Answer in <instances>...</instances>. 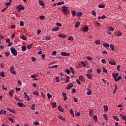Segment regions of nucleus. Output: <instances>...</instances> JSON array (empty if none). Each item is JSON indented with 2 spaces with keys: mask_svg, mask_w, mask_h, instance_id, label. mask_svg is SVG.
<instances>
[{
  "mask_svg": "<svg viewBox=\"0 0 126 126\" xmlns=\"http://www.w3.org/2000/svg\"><path fill=\"white\" fill-rule=\"evenodd\" d=\"M104 118H105L106 121H108V115L107 114L103 115Z\"/></svg>",
  "mask_w": 126,
  "mask_h": 126,
  "instance_id": "8fccbe9b",
  "label": "nucleus"
},
{
  "mask_svg": "<svg viewBox=\"0 0 126 126\" xmlns=\"http://www.w3.org/2000/svg\"><path fill=\"white\" fill-rule=\"evenodd\" d=\"M93 119H94V122H98V117L96 115H94L93 116Z\"/></svg>",
  "mask_w": 126,
  "mask_h": 126,
  "instance_id": "6ab92c4d",
  "label": "nucleus"
},
{
  "mask_svg": "<svg viewBox=\"0 0 126 126\" xmlns=\"http://www.w3.org/2000/svg\"><path fill=\"white\" fill-rule=\"evenodd\" d=\"M89 115H90V117H92V116H93L94 115V114L93 113V111L92 110H91L89 112Z\"/></svg>",
  "mask_w": 126,
  "mask_h": 126,
  "instance_id": "a18cd8bd",
  "label": "nucleus"
},
{
  "mask_svg": "<svg viewBox=\"0 0 126 126\" xmlns=\"http://www.w3.org/2000/svg\"><path fill=\"white\" fill-rule=\"evenodd\" d=\"M68 40L69 41H73V37L72 36H70L68 37Z\"/></svg>",
  "mask_w": 126,
  "mask_h": 126,
  "instance_id": "603ef678",
  "label": "nucleus"
},
{
  "mask_svg": "<svg viewBox=\"0 0 126 126\" xmlns=\"http://www.w3.org/2000/svg\"><path fill=\"white\" fill-rule=\"evenodd\" d=\"M113 118L114 120H116V121H120V119H119V118H118V117H117L116 116H114Z\"/></svg>",
  "mask_w": 126,
  "mask_h": 126,
  "instance_id": "79ce46f5",
  "label": "nucleus"
},
{
  "mask_svg": "<svg viewBox=\"0 0 126 126\" xmlns=\"http://www.w3.org/2000/svg\"><path fill=\"white\" fill-rule=\"evenodd\" d=\"M11 53L12 54L13 56H17V51L16 50L14 47H11L10 48Z\"/></svg>",
  "mask_w": 126,
  "mask_h": 126,
  "instance_id": "f03ea898",
  "label": "nucleus"
},
{
  "mask_svg": "<svg viewBox=\"0 0 126 126\" xmlns=\"http://www.w3.org/2000/svg\"><path fill=\"white\" fill-rule=\"evenodd\" d=\"M88 72H89V73H92L93 71H92V69H89L88 70Z\"/></svg>",
  "mask_w": 126,
  "mask_h": 126,
  "instance_id": "e2e57ef3",
  "label": "nucleus"
},
{
  "mask_svg": "<svg viewBox=\"0 0 126 126\" xmlns=\"http://www.w3.org/2000/svg\"><path fill=\"white\" fill-rule=\"evenodd\" d=\"M63 96V100L65 101L66 100H67V97L66 96V94L65 93H62Z\"/></svg>",
  "mask_w": 126,
  "mask_h": 126,
  "instance_id": "1a4fd4ad",
  "label": "nucleus"
},
{
  "mask_svg": "<svg viewBox=\"0 0 126 126\" xmlns=\"http://www.w3.org/2000/svg\"><path fill=\"white\" fill-rule=\"evenodd\" d=\"M58 110H59V111H60L61 112H63L64 109L63 108H62V107H61L60 106L58 107Z\"/></svg>",
  "mask_w": 126,
  "mask_h": 126,
  "instance_id": "37998d69",
  "label": "nucleus"
},
{
  "mask_svg": "<svg viewBox=\"0 0 126 126\" xmlns=\"http://www.w3.org/2000/svg\"><path fill=\"white\" fill-rule=\"evenodd\" d=\"M56 25H57V26H60V27H61V26H62V24H61V23H57L56 24Z\"/></svg>",
  "mask_w": 126,
  "mask_h": 126,
  "instance_id": "338daca9",
  "label": "nucleus"
},
{
  "mask_svg": "<svg viewBox=\"0 0 126 126\" xmlns=\"http://www.w3.org/2000/svg\"><path fill=\"white\" fill-rule=\"evenodd\" d=\"M39 18L41 19V20H44V19H45V16L44 15L40 16Z\"/></svg>",
  "mask_w": 126,
  "mask_h": 126,
  "instance_id": "58836bf2",
  "label": "nucleus"
},
{
  "mask_svg": "<svg viewBox=\"0 0 126 126\" xmlns=\"http://www.w3.org/2000/svg\"><path fill=\"white\" fill-rule=\"evenodd\" d=\"M88 30H89V28H88L87 26L85 25L83 28V31H84V32H87Z\"/></svg>",
  "mask_w": 126,
  "mask_h": 126,
  "instance_id": "39448f33",
  "label": "nucleus"
},
{
  "mask_svg": "<svg viewBox=\"0 0 126 126\" xmlns=\"http://www.w3.org/2000/svg\"><path fill=\"white\" fill-rule=\"evenodd\" d=\"M17 9L18 10V12H20V11H21V10H24V9H25V7H23V5H19L17 6Z\"/></svg>",
  "mask_w": 126,
  "mask_h": 126,
  "instance_id": "7ed1b4c3",
  "label": "nucleus"
},
{
  "mask_svg": "<svg viewBox=\"0 0 126 126\" xmlns=\"http://www.w3.org/2000/svg\"><path fill=\"white\" fill-rule=\"evenodd\" d=\"M77 16H78V17H80L81 16H82V12H78L77 13Z\"/></svg>",
  "mask_w": 126,
  "mask_h": 126,
  "instance_id": "5701e85b",
  "label": "nucleus"
},
{
  "mask_svg": "<svg viewBox=\"0 0 126 126\" xmlns=\"http://www.w3.org/2000/svg\"><path fill=\"white\" fill-rule=\"evenodd\" d=\"M5 65L3 64V63H1L0 64V67L1 68H3L4 67Z\"/></svg>",
  "mask_w": 126,
  "mask_h": 126,
  "instance_id": "680f3d73",
  "label": "nucleus"
},
{
  "mask_svg": "<svg viewBox=\"0 0 126 126\" xmlns=\"http://www.w3.org/2000/svg\"><path fill=\"white\" fill-rule=\"evenodd\" d=\"M103 108H104V111H108V106H107V105H105L104 106Z\"/></svg>",
  "mask_w": 126,
  "mask_h": 126,
  "instance_id": "72a5a7b5",
  "label": "nucleus"
},
{
  "mask_svg": "<svg viewBox=\"0 0 126 126\" xmlns=\"http://www.w3.org/2000/svg\"><path fill=\"white\" fill-rule=\"evenodd\" d=\"M79 80H81V81H83V80H84V79H83V77L82 76H79Z\"/></svg>",
  "mask_w": 126,
  "mask_h": 126,
  "instance_id": "c03bdc74",
  "label": "nucleus"
},
{
  "mask_svg": "<svg viewBox=\"0 0 126 126\" xmlns=\"http://www.w3.org/2000/svg\"><path fill=\"white\" fill-rule=\"evenodd\" d=\"M20 26H24V22L23 21H21L20 22Z\"/></svg>",
  "mask_w": 126,
  "mask_h": 126,
  "instance_id": "5fc2aeb1",
  "label": "nucleus"
},
{
  "mask_svg": "<svg viewBox=\"0 0 126 126\" xmlns=\"http://www.w3.org/2000/svg\"><path fill=\"white\" fill-rule=\"evenodd\" d=\"M62 11H63V13H64V14H67L68 13V9L67 8V7L65 6V5H63L62 7Z\"/></svg>",
  "mask_w": 126,
  "mask_h": 126,
  "instance_id": "f257e3e1",
  "label": "nucleus"
},
{
  "mask_svg": "<svg viewBox=\"0 0 126 126\" xmlns=\"http://www.w3.org/2000/svg\"><path fill=\"white\" fill-rule=\"evenodd\" d=\"M122 79V76H119L118 78H115L114 80L115 81H119V80H121Z\"/></svg>",
  "mask_w": 126,
  "mask_h": 126,
  "instance_id": "dca6fc26",
  "label": "nucleus"
},
{
  "mask_svg": "<svg viewBox=\"0 0 126 126\" xmlns=\"http://www.w3.org/2000/svg\"><path fill=\"white\" fill-rule=\"evenodd\" d=\"M64 3V1H62V2H59L57 3V5H62V4H63Z\"/></svg>",
  "mask_w": 126,
  "mask_h": 126,
  "instance_id": "c9c22d12",
  "label": "nucleus"
},
{
  "mask_svg": "<svg viewBox=\"0 0 126 126\" xmlns=\"http://www.w3.org/2000/svg\"><path fill=\"white\" fill-rule=\"evenodd\" d=\"M58 37H59V38H66V35L65 34H60L58 35Z\"/></svg>",
  "mask_w": 126,
  "mask_h": 126,
  "instance_id": "f8f14e48",
  "label": "nucleus"
},
{
  "mask_svg": "<svg viewBox=\"0 0 126 126\" xmlns=\"http://www.w3.org/2000/svg\"><path fill=\"white\" fill-rule=\"evenodd\" d=\"M32 48V44L29 45L27 46V49L30 50Z\"/></svg>",
  "mask_w": 126,
  "mask_h": 126,
  "instance_id": "6e6d98bb",
  "label": "nucleus"
},
{
  "mask_svg": "<svg viewBox=\"0 0 126 126\" xmlns=\"http://www.w3.org/2000/svg\"><path fill=\"white\" fill-rule=\"evenodd\" d=\"M26 50H27V48L26 47V46H22V51L23 52H25V51H26Z\"/></svg>",
  "mask_w": 126,
  "mask_h": 126,
  "instance_id": "aec40b11",
  "label": "nucleus"
},
{
  "mask_svg": "<svg viewBox=\"0 0 126 126\" xmlns=\"http://www.w3.org/2000/svg\"><path fill=\"white\" fill-rule=\"evenodd\" d=\"M79 25H80V23L79 22H78L77 23H76L75 24V27H76V28H77V27H79Z\"/></svg>",
  "mask_w": 126,
  "mask_h": 126,
  "instance_id": "393cba45",
  "label": "nucleus"
},
{
  "mask_svg": "<svg viewBox=\"0 0 126 126\" xmlns=\"http://www.w3.org/2000/svg\"><path fill=\"white\" fill-rule=\"evenodd\" d=\"M87 95H91L92 94V91L89 88H87Z\"/></svg>",
  "mask_w": 126,
  "mask_h": 126,
  "instance_id": "0eeeda50",
  "label": "nucleus"
},
{
  "mask_svg": "<svg viewBox=\"0 0 126 126\" xmlns=\"http://www.w3.org/2000/svg\"><path fill=\"white\" fill-rule=\"evenodd\" d=\"M98 7L99 8H104L105 5H98Z\"/></svg>",
  "mask_w": 126,
  "mask_h": 126,
  "instance_id": "864d4df0",
  "label": "nucleus"
},
{
  "mask_svg": "<svg viewBox=\"0 0 126 126\" xmlns=\"http://www.w3.org/2000/svg\"><path fill=\"white\" fill-rule=\"evenodd\" d=\"M73 16H75V15H76V11H75V10H73L72 12H71Z\"/></svg>",
  "mask_w": 126,
  "mask_h": 126,
  "instance_id": "c756f323",
  "label": "nucleus"
},
{
  "mask_svg": "<svg viewBox=\"0 0 126 126\" xmlns=\"http://www.w3.org/2000/svg\"><path fill=\"white\" fill-rule=\"evenodd\" d=\"M4 76H5L4 72L2 71V72H0V76H1V77H4Z\"/></svg>",
  "mask_w": 126,
  "mask_h": 126,
  "instance_id": "cd10ccee",
  "label": "nucleus"
},
{
  "mask_svg": "<svg viewBox=\"0 0 126 126\" xmlns=\"http://www.w3.org/2000/svg\"><path fill=\"white\" fill-rule=\"evenodd\" d=\"M69 69H70V70L71 71L72 73H73V74H74V71H73V69L72 68V67H70Z\"/></svg>",
  "mask_w": 126,
  "mask_h": 126,
  "instance_id": "13d9d810",
  "label": "nucleus"
},
{
  "mask_svg": "<svg viewBox=\"0 0 126 126\" xmlns=\"http://www.w3.org/2000/svg\"><path fill=\"white\" fill-rule=\"evenodd\" d=\"M81 64L84 66V67H86V64H85V63H84V62H82Z\"/></svg>",
  "mask_w": 126,
  "mask_h": 126,
  "instance_id": "4d7b16f0",
  "label": "nucleus"
},
{
  "mask_svg": "<svg viewBox=\"0 0 126 126\" xmlns=\"http://www.w3.org/2000/svg\"><path fill=\"white\" fill-rule=\"evenodd\" d=\"M33 95H36V96H39V93L37 92H33Z\"/></svg>",
  "mask_w": 126,
  "mask_h": 126,
  "instance_id": "ea45409f",
  "label": "nucleus"
},
{
  "mask_svg": "<svg viewBox=\"0 0 126 126\" xmlns=\"http://www.w3.org/2000/svg\"><path fill=\"white\" fill-rule=\"evenodd\" d=\"M21 89H20V88H17V87H16V91L17 92H19V91H20V90H21Z\"/></svg>",
  "mask_w": 126,
  "mask_h": 126,
  "instance_id": "69168bd1",
  "label": "nucleus"
},
{
  "mask_svg": "<svg viewBox=\"0 0 126 126\" xmlns=\"http://www.w3.org/2000/svg\"><path fill=\"white\" fill-rule=\"evenodd\" d=\"M7 110H8V111H9V112H11V113H13V114H15V111H14V110L13 109H11L9 108H7Z\"/></svg>",
  "mask_w": 126,
  "mask_h": 126,
  "instance_id": "4be33fe9",
  "label": "nucleus"
},
{
  "mask_svg": "<svg viewBox=\"0 0 126 126\" xmlns=\"http://www.w3.org/2000/svg\"><path fill=\"white\" fill-rule=\"evenodd\" d=\"M17 105L19 107H25V105L22 102H18Z\"/></svg>",
  "mask_w": 126,
  "mask_h": 126,
  "instance_id": "9d476101",
  "label": "nucleus"
},
{
  "mask_svg": "<svg viewBox=\"0 0 126 126\" xmlns=\"http://www.w3.org/2000/svg\"><path fill=\"white\" fill-rule=\"evenodd\" d=\"M113 77L114 79H115V78H116L117 77V76H119V73H116L115 74H112Z\"/></svg>",
  "mask_w": 126,
  "mask_h": 126,
  "instance_id": "f3484780",
  "label": "nucleus"
},
{
  "mask_svg": "<svg viewBox=\"0 0 126 126\" xmlns=\"http://www.w3.org/2000/svg\"><path fill=\"white\" fill-rule=\"evenodd\" d=\"M103 47H105V48H109L110 47V44H109L106 42H104L103 44Z\"/></svg>",
  "mask_w": 126,
  "mask_h": 126,
  "instance_id": "4468645a",
  "label": "nucleus"
},
{
  "mask_svg": "<svg viewBox=\"0 0 126 126\" xmlns=\"http://www.w3.org/2000/svg\"><path fill=\"white\" fill-rule=\"evenodd\" d=\"M101 62L102 63H106V60L105 59L101 60Z\"/></svg>",
  "mask_w": 126,
  "mask_h": 126,
  "instance_id": "0e129e2a",
  "label": "nucleus"
},
{
  "mask_svg": "<svg viewBox=\"0 0 126 126\" xmlns=\"http://www.w3.org/2000/svg\"><path fill=\"white\" fill-rule=\"evenodd\" d=\"M65 72H66L67 73V74H69V73H70V70H69L68 69H66Z\"/></svg>",
  "mask_w": 126,
  "mask_h": 126,
  "instance_id": "3c124183",
  "label": "nucleus"
},
{
  "mask_svg": "<svg viewBox=\"0 0 126 126\" xmlns=\"http://www.w3.org/2000/svg\"><path fill=\"white\" fill-rule=\"evenodd\" d=\"M110 48H111V50H112V51H115V46H114V45H113V44L110 45Z\"/></svg>",
  "mask_w": 126,
  "mask_h": 126,
  "instance_id": "4c0bfd02",
  "label": "nucleus"
},
{
  "mask_svg": "<svg viewBox=\"0 0 126 126\" xmlns=\"http://www.w3.org/2000/svg\"><path fill=\"white\" fill-rule=\"evenodd\" d=\"M10 71L11 73H13V74H16V72H15V71H14V66H11L10 67Z\"/></svg>",
  "mask_w": 126,
  "mask_h": 126,
  "instance_id": "20e7f679",
  "label": "nucleus"
},
{
  "mask_svg": "<svg viewBox=\"0 0 126 126\" xmlns=\"http://www.w3.org/2000/svg\"><path fill=\"white\" fill-rule=\"evenodd\" d=\"M120 117H121L122 119L124 120V121H126V116H123V115H121Z\"/></svg>",
  "mask_w": 126,
  "mask_h": 126,
  "instance_id": "a19ab883",
  "label": "nucleus"
},
{
  "mask_svg": "<svg viewBox=\"0 0 126 126\" xmlns=\"http://www.w3.org/2000/svg\"><path fill=\"white\" fill-rule=\"evenodd\" d=\"M92 14L93 15H94V16H96V12L94 10H92Z\"/></svg>",
  "mask_w": 126,
  "mask_h": 126,
  "instance_id": "de8ad7c7",
  "label": "nucleus"
},
{
  "mask_svg": "<svg viewBox=\"0 0 126 126\" xmlns=\"http://www.w3.org/2000/svg\"><path fill=\"white\" fill-rule=\"evenodd\" d=\"M6 114V111L2 109L0 111V115H5Z\"/></svg>",
  "mask_w": 126,
  "mask_h": 126,
  "instance_id": "9b49d317",
  "label": "nucleus"
},
{
  "mask_svg": "<svg viewBox=\"0 0 126 126\" xmlns=\"http://www.w3.org/2000/svg\"><path fill=\"white\" fill-rule=\"evenodd\" d=\"M38 3L39 4H40V5H41V6H44V1H42V0H38Z\"/></svg>",
  "mask_w": 126,
  "mask_h": 126,
  "instance_id": "2eb2a0df",
  "label": "nucleus"
},
{
  "mask_svg": "<svg viewBox=\"0 0 126 126\" xmlns=\"http://www.w3.org/2000/svg\"><path fill=\"white\" fill-rule=\"evenodd\" d=\"M10 4H11L10 2H6V3H5V5H6V7H7V8L8 7V6H9V5H10Z\"/></svg>",
  "mask_w": 126,
  "mask_h": 126,
  "instance_id": "e433bc0d",
  "label": "nucleus"
},
{
  "mask_svg": "<svg viewBox=\"0 0 126 126\" xmlns=\"http://www.w3.org/2000/svg\"><path fill=\"white\" fill-rule=\"evenodd\" d=\"M21 39H22V40H24L25 41H26V40H27V38L26 37V36H25V35H22Z\"/></svg>",
  "mask_w": 126,
  "mask_h": 126,
  "instance_id": "c85d7f7f",
  "label": "nucleus"
},
{
  "mask_svg": "<svg viewBox=\"0 0 126 126\" xmlns=\"http://www.w3.org/2000/svg\"><path fill=\"white\" fill-rule=\"evenodd\" d=\"M61 55L66 57H69V56H70L69 53H66L65 52H61Z\"/></svg>",
  "mask_w": 126,
  "mask_h": 126,
  "instance_id": "6e6552de",
  "label": "nucleus"
},
{
  "mask_svg": "<svg viewBox=\"0 0 126 126\" xmlns=\"http://www.w3.org/2000/svg\"><path fill=\"white\" fill-rule=\"evenodd\" d=\"M25 98H27L28 101H30V100H31V98H30V96L29 95L27 96Z\"/></svg>",
  "mask_w": 126,
  "mask_h": 126,
  "instance_id": "bf43d9fd",
  "label": "nucleus"
},
{
  "mask_svg": "<svg viewBox=\"0 0 126 126\" xmlns=\"http://www.w3.org/2000/svg\"><path fill=\"white\" fill-rule=\"evenodd\" d=\"M51 106L53 107V108H56L57 107V102H53L51 104Z\"/></svg>",
  "mask_w": 126,
  "mask_h": 126,
  "instance_id": "412c9836",
  "label": "nucleus"
},
{
  "mask_svg": "<svg viewBox=\"0 0 126 126\" xmlns=\"http://www.w3.org/2000/svg\"><path fill=\"white\" fill-rule=\"evenodd\" d=\"M47 96L48 99H51V98L52 97V95L50 93H48Z\"/></svg>",
  "mask_w": 126,
  "mask_h": 126,
  "instance_id": "09e8293b",
  "label": "nucleus"
},
{
  "mask_svg": "<svg viewBox=\"0 0 126 126\" xmlns=\"http://www.w3.org/2000/svg\"><path fill=\"white\" fill-rule=\"evenodd\" d=\"M69 113L73 116V117H74V113H73V110L72 109H70Z\"/></svg>",
  "mask_w": 126,
  "mask_h": 126,
  "instance_id": "bb28decb",
  "label": "nucleus"
},
{
  "mask_svg": "<svg viewBox=\"0 0 126 126\" xmlns=\"http://www.w3.org/2000/svg\"><path fill=\"white\" fill-rule=\"evenodd\" d=\"M32 80H38V75L33 74L32 75Z\"/></svg>",
  "mask_w": 126,
  "mask_h": 126,
  "instance_id": "423d86ee",
  "label": "nucleus"
},
{
  "mask_svg": "<svg viewBox=\"0 0 126 126\" xmlns=\"http://www.w3.org/2000/svg\"><path fill=\"white\" fill-rule=\"evenodd\" d=\"M122 36V32H118V34H117V37H121Z\"/></svg>",
  "mask_w": 126,
  "mask_h": 126,
  "instance_id": "f704fd0d",
  "label": "nucleus"
},
{
  "mask_svg": "<svg viewBox=\"0 0 126 126\" xmlns=\"http://www.w3.org/2000/svg\"><path fill=\"white\" fill-rule=\"evenodd\" d=\"M109 31H114V28L113 27H110L109 28Z\"/></svg>",
  "mask_w": 126,
  "mask_h": 126,
  "instance_id": "774afa93",
  "label": "nucleus"
},
{
  "mask_svg": "<svg viewBox=\"0 0 126 126\" xmlns=\"http://www.w3.org/2000/svg\"><path fill=\"white\" fill-rule=\"evenodd\" d=\"M101 42H100V40H97L95 42V43L96 44V45H100V43Z\"/></svg>",
  "mask_w": 126,
  "mask_h": 126,
  "instance_id": "49530a36",
  "label": "nucleus"
},
{
  "mask_svg": "<svg viewBox=\"0 0 126 126\" xmlns=\"http://www.w3.org/2000/svg\"><path fill=\"white\" fill-rule=\"evenodd\" d=\"M33 125L34 126H39V125H40V123H39V122H37V121H35L33 123Z\"/></svg>",
  "mask_w": 126,
  "mask_h": 126,
  "instance_id": "473e14b6",
  "label": "nucleus"
},
{
  "mask_svg": "<svg viewBox=\"0 0 126 126\" xmlns=\"http://www.w3.org/2000/svg\"><path fill=\"white\" fill-rule=\"evenodd\" d=\"M66 80H65V83H68L69 82V77L68 76H67L66 77Z\"/></svg>",
  "mask_w": 126,
  "mask_h": 126,
  "instance_id": "a878e982",
  "label": "nucleus"
},
{
  "mask_svg": "<svg viewBox=\"0 0 126 126\" xmlns=\"http://www.w3.org/2000/svg\"><path fill=\"white\" fill-rule=\"evenodd\" d=\"M5 56H6V57H7V58H8V57L9 56V55H10V53H9V52H6L4 53Z\"/></svg>",
  "mask_w": 126,
  "mask_h": 126,
  "instance_id": "052dcab7",
  "label": "nucleus"
},
{
  "mask_svg": "<svg viewBox=\"0 0 126 126\" xmlns=\"http://www.w3.org/2000/svg\"><path fill=\"white\" fill-rule=\"evenodd\" d=\"M87 77H88V78H89V79H92V76H91V75L90 74H87Z\"/></svg>",
  "mask_w": 126,
  "mask_h": 126,
  "instance_id": "7c9ffc66",
  "label": "nucleus"
},
{
  "mask_svg": "<svg viewBox=\"0 0 126 126\" xmlns=\"http://www.w3.org/2000/svg\"><path fill=\"white\" fill-rule=\"evenodd\" d=\"M109 63L110 64H111L112 65H116V63L113 62H112V61H109Z\"/></svg>",
  "mask_w": 126,
  "mask_h": 126,
  "instance_id": "2f4dec72",
  "label": "nucleus"
},
{
  "mask_svg": "<svg viewBox=\"0 0 126 126\" xmlns=\"http://www.w3.org/2000/svg\"><path fill=\"white\" fill-rule=\"evenodd\" d=\"M60 27H56L52 29V31H59Z\"/></svg>",
  "mask_w": 126,
  "mask_h": 126,
  "instance_id": "a211bd4d",
  "label": "nucleus"
},
{
  "mask_svg": "<svg viewBox=\"0 0 126 126\" xmlns=\"http://www.w3.org/2000/svg\"><path fill=\"white\" fill-rule=\"evenodd\" d=\"M73 87V83H71L67 87V90L71 89V88H72Z\"/></svg>",
  "mask_w": 126,
  "mask_h": 126,
  "instance_id": "ddd939ff",
  "label": "nucleus"
},
{
  "mask_svg": "<svg viewBox=\"0 0 126 126\" xmlns=\"http://www.w3.org/2000/svg\"><path fill=\"white\" fill-rule=\"evenodd\" d=\"M58 117L59 118V119H60V120H62V121H63L64 122L65 121V119L63 118V116L59 115Z\"/></svg>",
  "mask_w": 126,
  "mask_h": 126,
  "instance_id": "b1692460",
  "label": "nucleus"
}]
</instances>
